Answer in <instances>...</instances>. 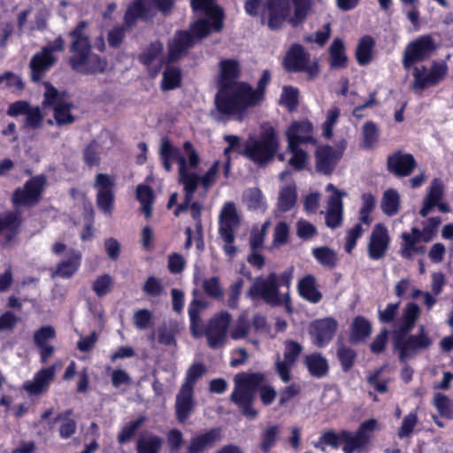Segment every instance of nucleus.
Masks as SVG:
<instances>
[{
    "label": "nucleus",
    "instance_id": "nucleus-58",
    "mask_svg": "<svg viewBox=\"0 0 453 453\" xmlns=\"http://www.w3.org/2000/svg\"><path fill=\"white\" fill-rule=\"evenodd\" d=\"M44 115L39 106H30L25 115V127L30 128H39L42 127Z\"/></svg>",
    "mask_w": 453,
    "mask_h": 453
},
{
    "label": "nucleus",
    "instance_id": "nucleus-10",
    "mask_svg": "<svg viewBox=\"0 0 453 453\" xmlns=\"http://www.w3.org/2000/svg\"><path fill=\"white\" fill-rule=\"evenodd\" d=\"M65 49V42L62 37H58L54 42L35 54L30 60L31 78L34 81L42 79L44 73L57 62L56 52H62Z\"/></svg>",
    "mask_w": 453,
    "mask_h": 453
},
{
    "label": "nucleus",
    "instance_id": "nucleus-21",
    "mask_svg": "<svg viewBox=\"0 0 453 453\" xmlns=\"http://www.w3.org/2000/svg\"><path fill=\"white\" fill-rule=\"evenodd\" d=\"M173 5V0H136L128 7L125 20L130 25L136 18H147L155 9L166 12Z\"/></svg>",
    "mask_w": 453,
    "mask_h": 453
},
{
    "label": "nucleus",
    "instance_id": "nucleus-35",
    "mask_svg": "<svg viewBox=\"0 0 453 453\" xmlns=\"http://www.w3.org/2000/svg\"><path fill=\"white\" fill-rule=\"evenodd\" d=\"M443 196L442 184L439 180H434L429 191L423 200V205L419 211L422 217L428 215L432 210L439 204Z\"/></svg>",
    "mask_w": 453,
    "mask_h": 453
},
{
    "label": "nucleus",
    "instance_id": "nucleus-50",
    "mask_svg": "<svg viewBox=\"0 0 453 453\" xmlns=\"http://www.w3.org/2000/svg\"><path fill=\"white\" fill-rule=\"evenodd\" d=\"M363 142L362 147L365 149L373 148L379 139V130L373 122H366L362 127Z\"/></svg>",
    "mask_w": 453,
    "mask_h": 453
},
{
    "label": "nucleus",
    "instance_id": "nucleus-52",
    "mask_svg": "<svg viewBox=\"0 0 453 453\" xmlns=\"http://www.w3.org/2000/svg\"><path fill=\"white\" fill-rule=\"evenodd\" d=\"M433 403L441 416L453 418V402L447 395L436 393Z\"/></svg>",
    "mask_w": 453,
    "mask_h": 453
},
{
    "label": "nucleus",
    "instance_id": "nucleus-38",
    "mask_svg": "<svg viewBox=\"0 0 453 453\" xmlns=\"http://www.w3.org/2000/svg\"><path fill=\"white\" fill-rule=\"evenodd\" d=\"M304 364L309 372L317 378L325 376L328 372L326 358L320 353H313L304 357Z\"/></svg>",
    "mask_w": 453,
    "mask_h": 453
},
{
    "label": "nucleus",
    "instance_id": "nucleus-37",
    "mask_svg": "<svg viewBox=\"0 0 453 453\" xmlns=\"http://www.w3.org/2000/svg\"><path fill=\"white\" fill-rule=\"evenodd\" d=\"M380 208L387 216L396 215L401 209V196L397 190L388 188L383 192Z\"/></svg>",
    "mask_w": 453,
    "mask_h": 453
},
{
    "label": "nucleus",
    "instance_id": "nucleus-2",
    "mask_svg": "<svg viewBox=\"0 0 453 453\" xmlns=\"http://www.w3.org/2000/svg\"><path fill=\"white\" fill-rule=\"evenodd\" d=\"M195 12L204 14L191 26L192 35L188 32H179L169 43L168 62H173L193 45L194 38L202 39L210 33L219 32L223 27L222 11L214 4V0H192Z\"/></svg>",
    "mask_w": 453,
    "mask_h": 453
},
{
    "label": "nucleus",
    "instance_id": "nucleus-61",
    "mask_svg": "<svg viewBox=\"0 0 453 453\" xmlns=\"http://www.w3.org/2000/svg\"><path fill=\"white\" fill-rule=\"evenodd\" d=\"M203 288L204 292L212 298L220 299L223 296V289L217 277L203 280Z\"/></svg>",
    "mask_w": 453,
    "mask_h": 453
},
{
    "label": "nucleus",
    "instance_id": "nucleus-7",
    "mask_svg": "<svg viewBox=\"0 0 453 453\" xmlns=\"http://www.w3.org/2000/svg\"><path fill=\"white\" fill-rule=\"evenodd\" d=\"M434 343L424 325L418 326L417 334L407 335L394 332L393 346L402 362L413 358L418 353L428 349Z\"/></svg>",
    "mask_w": 453,
    "mask_h": 453
},
{
    "label": "nucleus",
    "instance_id": "nucleus-33",
    "mask_svg": "<svg viewBox=\"0 0 453 453\" xmlns=\"http://www.w3.org/2000/svg\"><path fill=\"white\" fill-rule=\"evenodd\" d=\"M420 313V307L417 303H408L403 309L399 326L395 332L408 334L414 327Z\"/></svg>",
    "mask_w": 453,
    "mask_h": 453
},
{
    "label": "nucleus",
    "instance_id": "nucleus-17",
    "mask_svg": "<svg viewBox=\"0 0 453 453\" xmlns=\"http://www.w3.org/2000/svg\"><path fill=\"white\" fill-rule=\"evenodd\" d=\"M326 191L331 193L326 201V223L329 227L334 228L339 226L342 222V197L347 196V194L346 192L338 189L331 183L326 186Z\"/></svg>",
    "mask_w": 453,
    "mask_h": 453
},
{
    "label": "nucleus",
    "instance_id": "nucleus-13",
    "mask_svg": "<svg viewBox=\"0 0 453 453\" xmlns=\"http://www.w3.org/2000/svg\"><path fill=\"white\" fill-rule=\"evenodd\" d=\"M231 322V314L225 311L211 318L206 328L203 329V334L206 335L208 344L211 348L216 349L226 342Z\"/></svg>",
    "mask_w": 453,
    "mask_h": 453
},
{
    "label": "nucleus",
    "instance_id": "nucleus-44",
    "mask_svg": "<svg viewBox=\"0 0 453 453\" xmlns=\"http://www.w3.org/2000/svg\"><path fill=\"white\" fill-rule=\"evenodd\" d=\"M343 439V453H353L355 450H362L367 446V442L356 432L352 434L347 430L342 431Z\"/></svg>",
    "mask_w": 453,
    "mask_h": 453
},
{
    "label": "nucleus",
    "instance_id": "nucleus-45",
    "mask_svg": "<svg viewBox=\"0 0 453 453\" xmlns=\"http://www.w3.org/2000/svg\"><path fill=\"white\" fill-rule=\"evenodd\" d=\"M376 207V199L371 193H364L361 196V205L359 208V219L361 223L367 226L372 221V213Z\"/></svg>",
    "mask_w": 453,
    "mask_h": 453
},
{
    "label": "nucleus",
    "instance_id": "nucleus-20",
    "mask_svg": "<svg viewBox=\"0 0 453 453\" xmlns=\"http://www.w3.org/2000/svg\"><path fill=\"white\" fill-rule=\"evenodd\" d=\"M337 327V321L331 317L315 319L309 326V334L312 342L322 348L331 342Z\"/></svg>",
    "mask_w": 453,
    "mask_h": 453
},
{
    "label": "nucleus",
    "instance_id": "nucleus-8",
    "mask_svg": "<svg viewBox=\"0 0 453 453\" xmlns=\"http://www.w3.org/2000/svg\"><path fill=\"white\" fill-rule=\"evenodd\" d=\"M250 298L261 297L266 303L277 306L290 303L288 291L280 294L278 288V275L270 273L266 278L257 277L247 292Z\"/></svg>",
    "mask_w": 453,
    "mask_h": 453
},
{
    "label": "nucleus",
    "instance_id": "nucleus-42",
    "mask_svg": "<svg viewBox=\"0 0 453 453\" xmlns=\"http://www.w3.org/2000/svg\"><path fill=\"white\" fill-rule=\"evenodd\" d=\"M163 445V440L157 435L146 434L137 441V453H159Z\"/></svg>",
    "mask_w": 453,
    "mask_h": 453
},
{
    "label": "nucleus",
    "instance_id": "nucleus-51",
    "mask_svg": "<svg viewBox=\"0 0 453 453\" xmlns=\"http://www.w3.org/2000/svg\"><path fill=\"white\" fill-rule=\"evenodd\" d=\"M279 434L280 427L278 426H268L261 434L260 448L265 453H268L276 444Z\"/></svg>",
    "mask_w": 453,
    "mask_h": 453
},
{
    "label": "nucleus",
    "instance_id": "nucleus-41",
    "mask_svg": "<svg viewBox=\"0 0 453 453\" xmlns=\"http://www.w3.org/2000/svg\"><path fill=\"white\" fill-rule=\"evenodd\" d=\"M242 201L249 210L264 211L266 209L265 197L257 188H247L243 192Z\"/></svg>",
    "mask_w": 453,
    "mask_h": 453
},
{
    "label": "nucleus",
    "instance_id": "nucleus-56",
    "mask_svg": "<svg viewBox=\"0 0 453 453\" xmlns=\"http://www.w3.org/2000/svg\"><path fill=\"white\" fill-rule=\"evenodd\" d=\"M287 150L292 154L288 160L289 165L297 171L303 169L308 162V154L296 145L292 148L287 147Z\"/></svg>",
    "mask_w": 453,
    "mask_h": 453
},
{
    "label": "nucleus",
    "instance_id": "nucleus-11",
    "mask_svg": "<svg viewBox=\"0 0 453 453\" xmlns=\"http://www.w3.org/2000/svg\"><path fill=\"white\" fill-rule=\"evenodd\" d=\"M46 186V178L43 175H37L14 190L12 202L15 207L34 206L39 203Z\"/></svg>",
    "mask_w": 453,
    "mask_h": 453
},
{
    "label": "nucleus",
    "instance_id": "nucleus-31",
    "mask_svg": "<svg viewBox=\"0 0 453 453\" xmlns=\"http://www.w3.org/2000/svg\"><path fill=\"white\" fill-rule=\"evenodd\" d=\"M207 303L194 299L188 305V317L190 320V331L194 337L199 338L203 335V321L200 313L206 309Z\"/></svg>",
    "mask_w": 453,
    "mask_h": 453
},
{
    "label": "nucleus",
    "instance_id": "nucleus-53",
    "mask_svg": "<svg viewBox=\"0 0 453 453\" xmlns=\"http://www.w3.org/2000/svg\"><path fill=\"white\" fill-rule=\"evenodd\" d=\"M45 91L43 94V101L42 104L44 106H51L54 107L58 104L64 103L66 100L65 93H59L51 84L46 82L44 83Z\"/></svg>",
    "mask_w": 453,
    "mask_h": 453
},
{
    "label": "nucleus",
    "instance_id": "nucleus-9",
    "mask_svg": "<svg viewBox=\"0 0 453 453\" xmlns=\"http://www.w3.org/2000/svg\"><path fill=\"white\" fill-rule=\"evenodd\" d=\"M279 147L273 129L263 132L260 140L250 138L245 144L244 155L254 162L262 164L271 160Z\"/></svg>",
    "mask_w": 453,
    "mask_h": 453
},
{
    "label": "nucleus",
    "instance_id": "nucleus-16",
    "mask_svg": "<svg viewBox=\"0 0 453 453\" xmlns=\"http://www.w3.org/2000/svg\"><path fill=\"white\" fill-rule=\"evenodd\" d=\"M434 49L435 44L429 35H423L411 42L408 43L403 52V67L409 70L415 63L426 59Z\"/></svg>",
    "mask_w": 453,
    "mask_h": 453
},
{
    "label": "nucleus",
    "instance_id": "nucleus-28",
    "mask_svg": "<svg viewBox=\"0 0 453 453\" xmlns=\"http://www.w3.org/2000/svg\"><path fill=\"white\" fill-rule=\"evenodd\" d=\"M221 439L219 429L213 428L203 434H197L190 439L187 447V453H203L212 448Z\"/></svg>",
    "mask_w": 453,
    "mask_h": 453
},
{
    "label": "nucleus",
    "instance_id": "nucleus-6",
    "mask_svg": "<svg viewBox=\"0 0 453 453\" xmlns=\"http://www.w3.org/2000/svg\"><path fill=\"white\" fill-rule=\"evenodd\" d=\"M265 377L260 373H239L234 376V388L230 395L242 414L250 419L257 417V411L252 407L255 392L264 382Z\"/></svg>",
    "mask_w": 453,
    "mask_h": 453
},
{
    "label": "nucleus",
    "instance_id": "nucleus-22",
    "mask_svg": "<svg viewBox=\"0 0 453 453\" xmlns=\"http://www.w3.org/2000/svg\"><path fill=\"white\" fill-rule=\"evenodd\" d=\"M390 240L387 226L381 223L376 224L369 238L367 247L369 257L373 260L382 258L388 250Z\"/></svg>",
    "mask_w": 453,
    "mask_h": 453
},
{
    "label": "nucleus",
    "instance_id": "nucleus-60",
    "mask_svg": "<svg viewBox=\"0 0 453 453\" xmlns=\"http://www.w3.org/2000/svg\"><path fill=\"white\" fill-rule=\"evenodd\" d=\"M441 223L439 217L429 218L423 223L421 232L422 240L426 242H430L436 234L437 229Z\"/></svg>",
    "mask_w": 453,
    "mask_h": 453
},
{
    "label": "nucleus",
    "instance_id": "nucleus-43",
    "mask_svg": "<svg viewBox=\"0 0 453 453\" xmlns=\"http://www.w3.org/2000/svg\"><path fill=\"white\" fill-rule=\"evenodd\" d=\"M252 327L246 313L241 314L230 329L229 335L233 340L248 339Z\"/></svg>",
    "mask_w": 453,
    "mask_h": 453
},
{
    "label": "nucleus",
    "instance_id": "nucleus-12",
    "mask_svg": "<svg viewBox=\"0 0 453 453\" xmlns=\"http://www.w3.org/2000/svg\"><path fill=\"white\" fill-rule=\"evenodd\" d=\"M448 73V66L445 63H434L430 67H415L413 75V89L418 93L426 88L436 86L441 82Z\"/></svg>",
    "mask_w": 453,
    "mask_h": 453
},
{
    "label": "nucleus",
    "instance_id": "nucleus-62",
    "mask_svg": "<svg viewBox=\"0 0 453 453\" xmlns=\"http://www.w3.org/2000/svg\"><path fill=\"white\" fill-rule=\"evenodd\" d=\"M142 290L148 296H158L164 292L165 288L160 279L150 276L146 279Z\"/></svg>",
    "mask_w": 453,
    "mask_h": 453
},
{
    "label": "nucleus",
    "instance_id": "nucleus-48",
    "mask_svg": "<svg viewBox=\"0 0 453 453\" xmlns=\"http://www.w3.org/2000/svg\"><path fill=\"white\" fill-rule=\"evenodd\" d=\"M73 108V105L68 101L58 104L54 107V119L57 125L63 126L74 122L75 117L71 112Z\"/></svg>",
    "mask_w": 453,
    "mask_h": 453
},
{
    "label": "nucleus",
    "instance_id": "nucleus-57",
    "mask_svg": "<svg viewBox=\"0 0 453 453\" xmlns=\"http://www.w3.org/2000/svg\"><path fill=\"white\" fill-rule=\"evenodd\" d=\"M312 255L325 266H334L337 260L335 253L326 247L313 249Z\"/></svg>",
    "mask_w": 453,
    "mask_h": 453
},
{
    "label": "nucleus",
    "instance_id": "nucleus-19",
    "mask_svg": "<svg viewBox=\"0 0 453 453\" xmlns=\"http://www.w3.org/2000/svg\"><path fill=\"white\" fill-rule=\"evenodd\" d=\"M95 188L97 191L96 203L105 214L111 215L114 203V180L108 174L98 173L96 177Z\"/></svg>",
    "mask_w": 453,
    "mask_h": 453
},
{
    "label": "nucleus",
    "instance_id": "nucleus-55",
    "mask_svg": "<svg viewBox=\"0 0 453 453\" xmlns=\"http://www.w3.org/2000/svg\"><path fill=\"white\" fill-rule=\"evenodd\" d=\"M181 75L177 68H167L163 73L161 88L163 90H170L178 88L180 84Z\"/></svg>",
    "mask_w": 453,
    "mask_h": 453
},
{
    "label": "nucleus",
    "instance_id": "nucleus-29",
    "mask_svg": "<svg viewBox=\"0 0 453 453\" xmlns=\"http://www.w3.org/2000/svg\"><path fill=\"white\" fill-rule=\"evenodd\" d=\"M193 390L181 388L175 399L176 418L180 423H184L194 411L195 401Z\"/></svg>",
    "mask_w": 453,
    "mask_h": 453
},
{
    "label": "nucleus",
    "instance_id": "nucleus-34",
    "mask_svg": "<svg viewBox=\"0 0 453 453\" xmlns=\"http://www.w3.org/2000/svg\"><path fill=\"white\" fill-rule=\"evenodd\" d=\"M68 254V259L62 261L57 265L56 270L52 273L53 276L70 278L78 271L81 261V252L71 250Z\"/></svg>",
    "mask_w": 453,
    "mask_h": 453
},
{
    "label": "nucleus",
    "instance_id": "nucleus-39",
    "mask_svg": "<svg viewBox=\"0 0 453 453\" xmlns=\"http://www.w3.org/2000/svg\"><path fill=\"white\" fill-rule=\"evenodd\" d=\"M194 193L191 195L190 199L188 201L186 191L184 190V201L174 210V215L179 216L181 212L189 211L193 219L196 221L195 227L197 231L201 232L202 223L200 219L202 204L198 202L193 201Z\"/></svg>",
    "mask_w": 453,
    "mask_h": 453
},
{
    "label": "nucleus",
    "instance_id": "nucleus-40",
    "mask_svg": "<svg viewBox=\"0 0 453 453\" xmlns=\"http://www.w3.org/2000/svg\"><path fill=\"white\" fill-rule=\"evenodd\" d=\"M372 334V325L368 319L358 316L354 319L350 327V340L353 342L365 341Z\"/></svg>",
    "mask_w": 453,
    "mask_h": 453
},
{
    "label": "nucleus",
    "instance_id": "nucleus-23",
    "mask_svg": "<svg viewBox=\"0 0 453 453\" xmlns=\"http://www.w3.org/2000/svg\"><path fill=\"white\" fill-rule=\"evenodd\" d=\"M285 134L288 142V148H292L295 145L300 146L306 142L316 143V141L312 136L313 126L307 119L292 122L287 128Z\"/></svg>",
    "mask_w": 453,
    "mask_h": 453
},
{
    "label": "nucleus",
    "instance_id": "nucleus-30",
    "mask_svg": "<svg viewBox=\"0 0 453 453\" xmlns=\"http://www.w3.org/2000/svg\"><path fill=\"white\" fill-rule=\"evenodd\" d=\"M297 290L302 298L311 303H318L322 299L317 280L311 274L305 275L298 281Z\"/></svg>",
    "mask_w": 453,
    "mask_h": 453
},
{
    "label": "nucleus",
    "instance_id": "nucleus-25",
    "mask_svg": "<svg viewBox=\"0 0 453 453\" xmlns=\"http://www.w3.org/2000/svg\"><path fill=\"white\" fill-rule=\"evenodd\" d=\"M343 149L334 150L327 145L319 147L315 153L317 170L325 174L330 173L342 157Z\"/></svg>",
    "mask_w": 453,
    "mask_h": 453
},
{
    "label": "nucleus",
    "instance_id": "nucleus-49",
    "mask_svg": "<svg viewBox=\"0 0 453 453\" xmlns=\"http://www.w3.org/2000/svg\"><path fill=\"white\" fill-rule=\"evenodd\" d=\"M374 41L370 36L363 37L356 50V58L360 65H366L372 59V52Z\"/></svg>",
    "mask_w": 453,
    "mask_h": 453
},
{
    "label": "nucleus",
    "instance_id": "nucleus-32",
    "mask_svg": "<svg viewBox=\"0 0 453 453\" xmlns=\"http://www.w3.org/2000/svg\"><path fill=\"white\" fill-rule=\"evenodd\" d=\"M240 73L239 65L232 59L223 60L220 63V91L230 89L233 84H237L236 79Z\"/></svg>",
    "mask_w": 453,
    "mask_h": 453
},
{
    "label": "nucleus",
    "instance_id": "nucleus-24",
    "mask_svg": "<svg viewBox=\"0 0 453 453\" xmlns=\"http://www.w3.org/2000/svg\"><path fill=\"white\" fill-rule=\"evenodd\" d=\"M280 179L281 181H286V183L280 189L278 197V208L281 211H288L296 203V186L291 179V173L289 171L282 172L280 174Z\"/></svg>",
    "mask_w": 453,
    "mask_h": 453
},
{
    "label": "nucleus",
    "instance_id": "nucleus-36",
    "mask_svg": "<svg viewBox=\"0 0 453 453\" xmlns=\"http://www.w3.org/2000/svg\"><path fill=\"white\" fill-rule=\"evenodd\" d=\"M21 219L16 212H6L0 216V235L9 242L18 233Z\"/></svg>",
    "mask_w": 453,
    "mask_h": 453
},
{
    "label": "nucleus",
    "instance_id": "nucleus-18",
    "mask_svg": "<svg viewBox=\"0 0 453 453\" xmlns=\"http://www.w3.org/2000/svg\"><path fill=\"white\" fill-rule=\"evenodd\" d=\"M62 363L56 362L49 367L39 370L32 380L23 384L24 390L29 395H40L46 392L50 382L55 379L57 371L61 368Z\"/></svg>",
    "mask_w": 453,
    "mask_h": 453
},
{
    "label": "nucleus",
    "instance_id": "nucleus-15",
    "mask_svg": "<svg viewBox=\"0 0 453 453\" xmlns=\"http://www.w3.org/2000/svg\"><path fill=\"white\" fill-rule=\"evenodd\" d=\"M241 216L233 202L223 204L219 213V234L222 241H234L235 231L241 225Z\"/></svg>",
    "mask_w": 453,
    "mask_h": 453
},
{
    "label": "nucleus",
    "instance_id": "nucleus-59",
    "mask_svg": "<svg viewBox=\"0 0 453 453\" xmlns=\"http://www.w3.org/2000/svg\"><path fill=\"white\" fill-rule=\"evenodd\" d=\"M340 117V109L338 107H332L326 113V118L322 126L323 135L329 139L333 135V128L338 121Z\"/></svg>",
    "mask_w": 453,
    "mask_h": 453
},
{
    "label": "nucleus",
    "instance_id": "nucleus-5",
    "mask_svg": "<svg viewBox=\"0 0 453 453\" xmlns=\"http://www.w3.org/2000/svg\"><path fill=\"white\" fill-rule=\"evenodd\" d=\"M311 9V0H267L262 19L272 29L280 27L286 21L296 26L303 22Z\"/></svg>",
    "mask_w": 453,
    "mask_h": 453
},
{
    "label": "nucleus",
    "instance_id": "nucleus-47",
    "mask_svg": "<svg viewBox=\"0 0 453 453\" xmlns=\"http://www.w3.org/2000/svg\"><path fill=\"white\" fill-rule=\"evenodd\" d=\"M136 197L142 204V210L148 219L152 215V203L154 195L152 189L145 185H139L136 188Z\"/></svg>",
    "mask_w": 453,
    "mask_h": 453
},
{
    "label": "nucleus",
    "instance_id": "nucleus-26",
    "mask_svg": "<svg viewBox=\"0 0 453 453\" xmlns=\"http://www.w3.org/2000/svg\"><path fill=\"white\" fill-rule=\"evenodd\" d=\"M400 254L404 258H412L416 254H424L426 248L419 246L418 242L422 240L419 229L413 227L411 232H403L401 234Z\"/></svg>",
    "mask_w": 453,
    "mask_h": 453
},
{
    "label": "nucleus",
    "instance_id": "nucleus-54",
    "mask_svg": "<svg viewBox=\"0 0 453 453\" xmlns=\"http://www.w3.org/2000/svg\"><path fill=\"white\" fill-rule=\"evenodd\" d=\"M205 373V367L202 364H194L187 371L186 378L181 388L194 391V387L198 379Z\"/></svg>",
    "mask_w": 453,
    "mask_h": 453
},
{
    "label": "nucleus",
    "instance_id": "nucleus-14",
    "mask_svg": "<svg viewBox=\"0 0 453 453\" xmlns=\"http://www.w3.org/2000/svg\"><path fill=\"white\" fill-rule=\"evenodd\" d=\"M284 66L289 72H305L310 79L319 73L316 61H311L309 56L300 45H294L287 53Z\"/></svg>",
    "mask_w": 453,
    "mask_h": 453
},
{
    "label": "nucleus",
    "instance_id": "nucleus-1",
    "mask_svg": "<svg viewBox=\"0 0 453 453\" xmlns=\"http://www.w3.org/2000/svg\"><path fill=\"white\" fill-rule=\"evenodd\" d=\"M160 159L167 172L172 171V162L178 165L179 182L186 191L187 200L195 193L199 185L206 192L215 182L219 174L221 162L216 160L203 175H199L194 170L201 163V157L194 145L187 141L183 143L182 149L174 147L168 138L161 140L159 149Z\"/></svg>",
    "mask_w": 453,
    "mask_h": 453
},
{
    "label": "nucleus",
    "instance_id": "nucleus-46",
    "mask_svg": "<svg viewBox=\"0 0 453 453\" xmlns=\"http://www.w3.org/2000/svg\"><path fill=\"white\" fill-rule=\"evenodd\" d=\"M330 64L334 68H342L346 65L347 56L344 44L340 39H334L329 48Z\"/></svg>",
    "mask_w": 453,
    "mask_h": 453
},
{
    "label": "nucleus",
    "instance_id": "nucleus-63",
    "mask_svg": "<svg viewBox=\"0 0 453 453\" xmlns=\"http://www.w3.org/2000/svg\"><path fill=\"white\" fill-rule=\"evenodd\" d=\"M380 428V426L379 422L375 418H370L361 423L358 429L357 430V433L368 444L370 442L372 433L379 430Z\"/></svg>",
    "mask_w": 453,
    "mask_h": 453
},
{
    "label": "nucleus",
    "instance_id": "nucleus-4",
    "mask_svg": "<svg viewBox=\"0 0 453 453\" xmlns=\"http://www.w3.org/2000/svg\"><path fill=\"white\" fill-rule=\"evenodd\" d=\"M87 27L88 23L81 21L69 34L73 40L70 46V65L74 71L81 73L104 72L107 65L106 61L91 51Z\"/></svg>",
    "mask_w": 453,
    "mask_h": 453
},
{
    "label": "nucleus",
    "instance_id": "nucleus-3",
    "mask_svg": "<svg viewBox=\"0 0 453 453\" xmlns=\"http://www.w3.org/2000/svg\"><path fill=\"white\" fill-rule=\"evenodd\" d=\"M264 100V92L261 88H254L246 83L233 84L230 89L219 91L216 96V111L212 116L216 120H221L223 116L238 115L236 119L242 120L241 113L249 107H253Z\"/></svg>",
    "mask_w": 453,
    "mask_h": 453
},
{
    "label": "nucleus",
    "instance_id": "nucleus-27",
    "mask_svg": "<svg viewBox=\"0 0 453 453\" xmlns=\"http://www.w3.org/2000/svg\"><path fill=\"white\" fill-rule=\"evenodd\" d=\"M416 166V160L411 154L395 152L388 157V170L396 176L404 177L410 175Z\"/></svg>",
    "mask_w": 453,
    "mask_h": 453
},
{
    "label": "nucleus",
    "instance_id": "nucleus-64",
    "mask_svg": "<svg viewBox=\"0 0 453 453\" xmlns=\"http://www.w3.org/2000/svg\"><path fill=\"white\" fill-rule=\"evenodd\" d=\"M298 103V89L293 87H284L280 96V104L289 110L296 108Z\"/></svg>",
    "mask_w": 453,
    "mask_h": 453
}]
</instances>
